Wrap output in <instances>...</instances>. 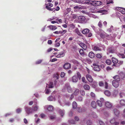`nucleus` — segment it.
<instances>
[{"label": "nucleus", "mask_w": 125, "mask_h": 125, "mask_svg": "<svg viewBox=\"0 0 125 125\" xmlns=\"http://www.w3.org/2000/svg\"><path fill=\"white\" fill-rule=\"evenodd\" d=\"M57 81L55 80L54 81V83L52 82H50L49 84H47V85L46 86V88L45 90V93L47 94H49L50 92V90L49 89H47V87L49 88H52L54 87V86H55L56 84Z\"/></svg>", "instance_id": "obj_1"}, {"label": "nucleus", "mask_w": 125, "mask_h": 125, "mask_svg": "<svg viewBox=\"0 0 125 125\" xmlns=\"http://www.w3.org/2000/svg\"><path fill=\"white\" fill-rule=\"evenodd\" d=\"M77 75H75L72 77V82L74 83H76L78 81V78L79 79H80L81 77V75L79 72H77Z\"/></svg>", "instance_id": "obj_2"}, {"label": "nucleus", "mask_w": 125, "mask_h": 125, "mask_svg": "<svg viewBox=\"0 0 125 125\" xmlns=\"http://www.w3.org/2000/svg\"><path fill=\"white\" fill-rule=\"evenodd\" d=\"M67 89L69 93H71L72 92L73 90L72 88L71 87L69 84V83H67L65 84V86L62 90L63 92L65 91V90Z\"/></svg>", "instance_id": "obj_3"}, {"label": "nucleus", "mask_w": 125, "mask_h": 125, "mask_svg": "<svg viewBox=\"0 0 125 125\" xmlns=\"http://www.w3.org/2000/svg\"><path fill=\"white\" fill-rule=\"evenodd\" d=\"M78 19L79 21L81 23H86L87 20L83 16H80L78 17Z\"/></svg>", "instance_id": "obj_4"}, {"label": "nucleus", "mask_w": 125, "mask_h": 125, "mask_svg": "<svg viewBox=\"0 0 125 125\" xmlns=\"http://www.w3.org/2000/svg\"><path fill=\"white\" fill-rule=\"evenodd\" d=\"M89 30L88 29H86L83 30L82 33L84 34H87V36L88 37H91L92 35V34L90 32H89Z\"/></svg>", "instance_id": "obj_5"}, {"label": "nucleus", "mask_w": 125, "mask_h": 125, "mask_svg": "<svg viewBox=\"0 0 125 125\" xmlns=\"http://www.w3.org/2000/svg\"><path fill=\"white\" fill-rule=\"evenodd\" d=\"M99 30L100 31L99 34V35L101 38H105V36H107V35L106 33L103 31L101 29H99Z\"/></svg>", "instance_id": "obj_6"}, {"label": "nucleus", "mask_w": 125, "mask_h": 125, "mask_svg": "<svg viewBox=\"0 0 125 125\" xmlns=\"http://www.w3.org/2000/svg\"><path fill=\"white\" fill-rule=\"evenodd\" d=\"M53 6V5L52 3H49L46 6V7L47 10H49L52 11L53 12L55 10V8L51 9V8Z\"/></svg>", "instance_id": "obj_7"}, {"label": "nucleus", "mask_w": 125, "mask_h": 125, "mask_svg": "<svg viewBox=\"0 0 125 125\" xmlns=\"http://www.w3.org/2000/svg\"><path fill=\"white\" fill-rule=\"evenodd\" d=\"M112 60L113 62L114 63L113 65V66H115L116 67H118V60L116 58L114 57L112 58Z\"/></svg>", "instance_id": "obj_8"}, {"label": "nucleus", "mask_w": 125, "mask_h": 125, "mask_svg": "<svg viewBox=\"0 0 125 125\" xmlns=\"http://www.w3.org/2000/svg\"><path fill=\"white\" fill-rule=\"evenodd\" d=\"M92 5L95 6H98L102 4V2L99 1H93Z\"/></svg>", "instance_id": "obj_9"}, {"label": "nucleus", "mask_w": 125, "mask_h": 125, "mask_svg": "<svg viewBox=\"0 0 125 125\" xmlns=\"http://www.w3.org/2000/svg\"><path fill=\"white\" fill-rule=\"evenodd\" d=\"M24 108L25 111L29 115L32 113V111L31 110L30 108L27 106H25Z\"/></svg>", "instance_id": "obj_10"}, {"label": "nucleus", "mask_w": 125, "mask_h": 125, "mask_svg": "<svg viewBox=\"0 0 125 125\" xmlns=\"http://www.w3.org/2000/svg\"><path fill=\"white\" fill-rule=\"evenodd\" d=\"M93 65L94 66L93 69L94 71H100L99 65L95 63L93 64Z\"/></svg>", "instance_id": "obj_11"}, {"label": "nucleus", "mask_w": 125, "mask_h": 125, "mask_svg": "<svg viewBox=\"0 0 125 125\" xmlns=\"http://www.w3.org/2000/svg\"><path fill=\"white\" fill-rule=\"evenodd\" d=\"M118 119L115 120L114 118L111 119L110 121L111 123L114 124L115 125H118L119 122L117 121Z\"/></svg>", "instance_id": "obj_12"}, {"label": "nucleus", "mask_w": 125, "mask_h": 125, "mask_svg": "<svg viewBox=\"0 0 125 125\" xmlns=\"http://www.w3.org/2000/svg\"><path fill=\"white\" fill-rule=\"evenodd\" d=\"M115 51L112 47H108L107 49V53L109 54L110 53H113Z\"/></svg>", "instance_id": "obj_13"}, {"label": "nucleus", "mask_w": 125, "mask_h": 125, "mask_svg": "<svg viewBox=\"0 0 125 125\" xmlns=\"http://www.w3.org/2000/svg\"><path fill=\"white\" fill-rule=\"evenodd\" d=\"M113 86L115 88H117L119 85L118 82L115 80H113L112 82Z\"/></svg>", "instance_id": "obj_14"}, {"label": "nucleus", "mask_w": 125, "mask_h": 125, "mask_svg": "<svg viewBox=\"0 0 125 125\" xmlns=\"http://www.w3.org/2000/svg\"><path fill=\"white\" fill-rule=\"evenodd\" d=\"M45 108L47 109L48 111H52L53 110V106L51 105H46Z\"/></svg>", "instance_id": "obj_15"}, {"label": "nucleus", "mask_w": 125, "mask_h": 125, "mask_svg": "<svg viewBox=\"0 0 125 125\" xmlns=\"http://www.w3.org/2000/svg\"><path fill=\"white\" fill-rule=\"evenodd\" d=\"M105 105L106 107L108 108H110L112 106V104L109 102H105Z\"/></svg>", "instance_id": "obj_16"}, {"label": "nucleus", "mask_w": 125, "mask_h": 125, "mask_svg": "<svg viewBox=\"0 0 125 125\" xmlns=\"http://www.w3.org/2000/svg\"><path fill=\"white\" fill-rule=\"evenodd\" d=\"M86 77L88 80L90 82H92L93 81V79L92 76L90 75L87 74L86 75Z\"/></svg>", "instance_id": "obj_17"}, {"label": "nucleus", "mask_w": 125, "mask_h": 125, "mask_svg": "<svg viewBox=\"0 0 125 125\" xmlns=\"http://www.w3.org/2000/svg\"><path fill=\"white\" fill-rule=\"evenodd\" d=\"M63 66L65 69H68L71 67V65L69 63H66Z\"/></svg>", "instance_id": "obj_18"}, {"label": "nucleus", "mask_w": 125, "mask_h": 125, "mask_svg": "<svg viewBox=\"0 0 125 125\" xmlns=\"http://www.w3.org/2000/svg\"><path fill=\"white\" fill-rule=\"evenodd\" d=\"M114 114L116 116H118L119 114V111L116 109L115 108L113 110Z\"/></svg>", "instance_id": "obj_19"}, {"label": "nucleus", "mask_w": 125, "mask_h": 125, "mask_svg": "<svg viewBox=\"0 0 125 125\" xmlns=\"http://www.w3.org/2000/svg\"><path fill=\"white\" fill-rule=\"evenodd\" d=\"M80 46L83 49L86 50L87 48L86 46L84 43H80L79 44Z\"/></svg>", "instance_id": "obj_20"}, {"label": "nucleus", "mask_w": 125, "mask_h": 125, "mask_svg": "<svg viewBox=\"0 0 125 125\" xmlns=\"http://www.w3.org/2000/svg\"><path fill=\"white\" fill-rule=\"evenodd\" d=\"M39 108V106L37 105H33L32 107V110L33 111L36 112L37 111Z\"/></svg>", "instance_id": "obj_21"}, {"label": "nucleus", "mask_w": 125, "mask_h": 125, "mask_svg": "<svg viewBox=\"0 0 125 125\" xmlns=\"http://www.w3.org/2000/svg\"><path fill=\"white\" fill-rule=\"evenodd\" d=\"M119 11L123 14H125V9L122 8H119Z\"/></svg>", "instance_id": "obj_22"}, {"label": "nucleus", "mask_w": 125, "mask_h": 125, "mask_svg": "<svg viewBox=\"0 0 125 125\" xmlns=\"http://www.w3.org/2000/svg\"><path fill=\"white\" fill-rule=\"evenodd\" d=\"M91 106L94 108H95L96 107V104L95 102L93 101L91 103Z\"/></svg>", "instance_id": "obj_23"}, {"label": "nucleus", "mask_w": 125, "mask_h": 125, "mask_svg": "<svg viewBox=\"0 0 125 125\" xmlns=\"http://www.w3.org/2000/svg\"><path fill=\"white\" fill-rule=\"evenodd\" d=\"M59 112L60 114L62 116H63L64 115L65 113V111L63 110H61L60 109L59 111Z\"/></svg>", "instance_id": "obj_24"}, {"label": "nucleus", "mask_w": 125, "mask_h": 125, "mask_svg": "<svg viewBox=\"0 0 125 125\" xmlns=\"http://www.w3.org/2000/svg\"><path fill=\"white\" fill-rule=\"evenodd\" d=\"M95 56V54L93 52H90L89 54V57L91 58H93Z\"/></svg>", "instance_id": "obj_25"}, {"label": "nucleus", "mask_w": 125, "mask_h": 125, "mask_svg": "<svg viewBox=\"0 0 125 125\" xmlns=\"http://www.w3.org/2000/svg\"><path fill=\"white\" fill-rule=\"evenodd\" d=\"M104 94L107 96H110L111 94L110 92L109 91L107 90H106L104 91Z\"/></svg>", "instance_id": "obj_26"}, {"label": "nucleus", "mask_w": 125, "mask_h": 125, "mask_svg": "<svg viewBox=\"0 0 125 125\" xmlns=\"http://www.w3.org/2000/svg\"><path fill=\"white\" fill-rule=\"evenodd\" d=\"M65 55L64 53L63 52H61L59 54H58L57 55V57L58 58H59L61 57H62L64 56Z\"/></svg>", "instance_id": "obj_27"}, {"label": "nucleus", "mask_w": 125, "mask_h": 125, "mask_svg": "<svg viewBox=\"0 0 125 125\" xmlns=\"http://www.w3.org/2000/svg\"><path fill=\"white\" fill-rule=\"evenodd\" d=\"M48 99L49 101H55V98L52 96H50L48 98Z\"/></svg>", "instance_id": "obj_28"}, {"label": "nucleus", "mask_w": 125, "mask_h": 125, "mask_svg": "<svg viewBox=\"0 0 125 125\" xmlns=\"http://www.w3.org/2000/svg\"><path fill=\"white\" fill-rule=\"evenodd\" d=\"M115 79L114 80H115L118 82L120 80L119 77L118 75H116L113 77Z\"/></svg>", "instance_id": "obj_29"}, {"label": "nucleus", "mask_w": 125, "mask_h": 125, "mask_svg": "<svg viewBox=\"0 0 125 125\" xmlns=\"http://www.w3.org/2000/svg\"><path fill=\"white\" fill-rule=\"evenodd\" d=\"M74 9L75 11H78L79 10L81 9V7L78 6H75L74 7Z\"/></svg>", "instance_id": "obj_30"}, {"label": "nucleus", "mask_w": 125, "mask_h": 125, "mask_svg": "<svg viewBox=\"0 0 125 125\" xmlns=\"http://www.w3.org/2000/svg\"><path fill=\"white\" fill-rule=\"evenodd\" d=\"M49 28L51 30H53L56 29V27L55 26L50 25L48 26Z\"/></svg>", "instance_id": "obj_31"}, {"label": "nucleus", "mask_w": 125, "mask_h": 125, "mask_svg": "<svg viewBox=\"0 0 125 125\" xmlns=\"http://www.w3.org/2000/svg\"><path fill=\"white\" fill-rule=\"evenodd\" d=\"M120 103L121 105H125V100L122 99L120 101Z\"/></svg>", "instance_id": "obj_32"}, {"label": "nucleus", "mask_w": 125, "mask_h": 125, "mask_svg": "<svg viewBox=\"0 0 125 125\" xmlns=\"http://www.w3.org/2000/svg\"><path fill=\"white\" fill-rule=\"evenodd\" d=\"M49 116L50 119H55L56 117V116L54 115H49Z\"/></svg>", "instance_id": "obj_33"}, {"label": "nucleus", "mask_w": 125, "mask_h": 125, "mask_svg": "<svg viewBox=\"0 0 125 125\" xmlns=\"http://www.w3.org/2000/svg\"><path fill=\"white\" fill-rule=\"evenodd\" d=\"M93 49L94 50L96 51H101V49L98 47L97 46H95L93 48Z\"/></svg>", "instance_id": "obj_34"}, {"label": "nucleus", "mask_w": 125, "mask_h": 125, "mask_svg": "<svg viewBox=\"0 0 125 125\" xmlns=\"http://www.w3.org/2000/svg\"><path fill=\"white\" fill-rule=\"evenodd\" d=\"M120 77L122 79L124 78L125 77V73L122 72H121L120 73Z\"/></svg>", "instance_id": "obj_35"}, {"label": "nucleus", "mask_w": 125, "mask_h": 125, "mask_svg": "<svg viewBox=\"0 0 125 125\" xmlns=\"http://www.w3.org/2000/svg\"><path fill=\"white\" fill-rule=\"evenodd\" d=\"M97 12L99 13H103V14H104L107 12V11L105 10H100L98 11Z\"/></svg>", "instance_id": "obj_36"}, {"label": "nucleus", "mask_w": 125, "mask_h": 125, "mask_svg": "<svg viewBox=\"0 0 125 125\" xmlns=\"http://www.w3.org/2000/svg\"><path fill=\"white\" fill-rule=\"evenodd\" d=\"M97 103L98 106L100 107H101L102 106V104L103 103L101 102L100 100H98L97 101Z\"/></svg>", "instance_id": "obj_37"}, {"label": "nucleus", "mask_w": 125, "mask_h": 125, "mask_svg": "<svg viewBox=\"0 0 125 125\" xmlns=\"http://www.w3.org/2000/svg\"><path fill=\"white\" fill-rule=\"evenodd\" d=\"M84 89L86 90H88L90 89V87L87 84H85L83 86Z\"/></svg>", "instance_id": "obj_38"}, {"label": "nucleus", "mask_w": 125, "mask_h": 125, "mask_svg": "<svg viewBox=\"0 0 125 125\" xmlns=\"http://www.w3.org/2000/svg\"><path fill=\"white\" fill-rule=\"evenodd\" d=\"M71 62H72L74 64H79L78 62L76 60L74 59H72L70 61Z\"/></svg>", "instance_id": "obj_39"}, {"label": "nucleus", "mask_w": 125, "mask_h": 125, "mask_svg": "<svg viewBox=\"0 0 125 125\" xmlns=\"http://www.w3.org/2000/svg\"><path fill=\"white\" fill-rule=\"evenodd\" d=\"M77 106V104L76 102L75 101H73V108H76Z\"/></svg>", "instance_id": "obj_40"}, {"label": "nucleus", "mask_w": 125, "mask_h": 125, "mask_svg": "<svg viewBox=\"0 0 125 125\" xmlns=\"http://www.w3.org/2000/svg\"><path fill=\"white\" fill-rule=\"evenodd\" d=\"M99 85L100 87H103L104 85V83L103 81H100L99 82Z\"/></svg>", "instance_id": "obj_41"}, {"label": "nucleus", "mask_w": 125, "mask_h": 125, "mask_svg": "<svg viewBox=\"0 0 125 125\" xmlns=\"http://www.w3.org/2000/svg\"><path fill=\"white\" fill-rule=\"evenodd\" d=\"M114 30V27L112 26H111L110 28L107 29V31L109 32H111Z\"/></svg>", "instance_id": "obj_42"}, {"label": "nucleus", "mask_w": 125, "mask_h": 125, "mask_svg": "<svg viewBox=\"0 0 125 125\" xmlns=\"http://www.w3.org/2000/svg\"><path fill=\"white\" fill-rule=\"evenodd\" d=\"M79 90L78 89H76L74 92V94L75 95H77L79 93Z\"/></svg>", "instance_id": "obj_43"}, {"label": "nucleus", "mask_w": 125, "mask_h": 125, "mask_svg": "<svg viewBox=\"0 0 125 125\" xmlns=\"http://www.w3.org/2000/svg\"><path fill=\"white\" fill-rule=\"evenodd\" d=\"M105 63L107 65H110L111 63V61L110 60L107 59Z\"/></svg>", "instance_id": "obj_44"}, {"label": "nucleus", "mask_w": 125, "mask_h": 125, "mask_svg": "<svg viewBox=\"0 0 125 125\" xmlns=\"http://www.w3.org/2000/svg\"><path fill=\"white\" fill-rule=\"evenodd\" d=\"M89 15L90 17H92L94 18H97V17L96 16L92 14H89Z\"/></svg>", "instance_id": "obj_45"}, {"label": "nucleus", "mask_w": 125, "mask_h": 125, "mask_svg": "<svg viewBox=\"0 0 125 125\" xmlns=\"http://www.w3.org/2000/svg\"><path fill=\"white\" fill-rule=\"evenodd\" d=\"M68 122L70 124H74L75 123L74 121L72 119L69 120Z\"/></svg>", "instance_id": "obj_46"}, {"label": "nucleus", "mask_w": 125, "mask_h": 125, "mask_svg": "<svg viewBox=\"0 0 125 125\" xmlns=\"http://www.w3.org/2000/svg\"><path fill=\"white\" fill-rule=\"evenodd\" d=\"M118 55L120 58H125V55L124 54H119Z\"/></svg>", "instance_id": "obj_47"}, {"label": "nucleus", "mask_w": 125, "mask_h": 125, "mask_svg": "<svg viewBox=\"0 0 125 125\" xmlns=\"http://www.w3.org/2000/svg\"><path fill=\"white\" fill-rule=\"evenodd\" d=\"M76 100L79 101H82L83 98L81 96H79L76 98Z\"/></svg>", "instance_id": "obj_48"}, {"label": "nucleus", "mask_w": 125, "mask_h": 125, "mask_svg": "<svg viewBox=\"0 0 125 125\" xmlns=\"http://www.w3.org/2000/svg\"><path fill=\"white\" fill-rule=\"evenodd\" d=\"M92 2L93 1H89V2L88 1H85V4H87L88 5H92Z\"/></svg>", "instance_id": "obj_49"}, {"label": "nucleus", "mask_w": 125, "mask_h": 125, "mask_svg": "<svg viewBox=\"0 0 125 125\" xmlns=\"http://www.w3.org/2000/svg\"><path fill=\"white\" fill-rule=\"evenodd\" d=\"M87 125H92V122L90 120H88L86 122Z\"/></svg>", "instance_id": "obj_50"}, {"label": "nucleus", "mask_w": 125, "mask_h": 125, "mask_svg": "<svg viewBox=\"0 0 125 125\" xmlns=\"http://www.w3.org/2000/svg\"><path fill=\"white\" fill-rule=\"evenodd\" d=\"M81 94L83 96L84 95L85 93L84 90H81L80 92Z\"/></svg>", "instance_id": "obj_51"}, {"label": "nucleus", "mask_w": 125, "mask_h": 125, "mask_svg": "<svg viewBox=\"0 0 125 125\" xmlns=\"http://www.w3.org/2000/svg\"><path fill=\"white\" fill-rule=\"evenodd\" d=\"M22 110L21 108H18L16 110V112L17 113H19L21 112Z\"/></svg>", "instance_id": "obj_52"}, {"label": "nucleus", "mask_w": 125, "mask_h": 125, "mask_svg": "<svg viewBox=\"0 0 125 125\" xmlns=\"http://www.w3.org/2000/svg\"><path fill=\"white\" fill-rule=\"evenodd\" d=\"M96 57L100 59L102 57V55L100 54H97L96 55Z\"/></svg>", "instance_id": "obj_53"}, {"label": "nucleus", "mask_w": 125, "mask_h": 125, "mask_svg": "<svg viewBox=\"0 0 125 125\" xmlns=\"http://www.w3.org/2000/svg\"><path fill=\"white\" fill-rule=\"evenodd\" d=\"M35 120L36 123L37 124L39 123L40 121V119L39 118H35Z\"/></svg>", "instance_id": "obj_54"}, {"label": "nucleus", "mask_w": 125, "mask_h": 125, "mask_svg": "<svg viewBox=\"0 0 125 125\" xmlns=\"http://www.w3.org/2000/svg\"><path fill=\"white\" fill-rule=\"evenodd\" d=\"M125 95V94L123 92H121L120 94V96L121 98H123Z\"/></svg>", "instance_id": "obj_55"}, {"label": "nucleus", "mask_w": 125, "mask_h": 125, "mask_svg": "<svg viewBox=\"0 0 125 125\" xmlns=\"http://www.w3.org/2000/svg\"><path fill=\"white\" fill-rule=\"evenodd\" d=\"M113 0H107L106 1V3L107 4H109L110 3H113Z\"/></svg>", "instance_id": "obj_56"}, {"label": "nucleus", "mask_w": 125, "mask_h": 125, "mask_svg": "<svg viewBox=\"0 0 125 125\" xmlns=\"http://www.w3.org/2000/svg\"><path fill=\"white\" fill-rule=\"evenodd\" d=\"M59 75L57 73H56L54 74L53 77H55L57 79L59 78Z\"/></svg>", "instance_id": "obj_57"}, {"label": "nucleus", "mask_w": 125, "mask_h": 125, "mask_svg": "<svg viewBox=\"0 0 125 125\" xmlns=\"http://www.w3.org/2000/svg\"><path fill=\"white\" fill-rule=\"evenodd\" d=\"M93 85L94 87H95L97 86V84L96 82V81H94L93 82Z\"/></svg>", "instance_id": "obj_58"}, {"label": "nucleus", "mask_w": 125, "mask_h": 125, "mask_svg": "<svg viewBox=\"0 0 125 125\" xmlns=\"http://www.w3.org/2000/svg\"><path fill=\"white\" fill-rule=\"evenodd\" d=\"M123 61H119L118 62V66H120V65H121L123 64Z\"/></svg>", "instance_id": "obj_59"}, {"label": "nucleus", "mask_w": 125, "mask_h": 125, "mask_svg": "<svg viewBox=\"0 0 125 125\" xmlns=\"http://www.w3.org/2000/svg\"><path fill=\"white\" fill-rule=\"evenodd\" d=\"M118 94V91L117 90H115L113 92V95L114 96H116Z\"/></svg>", "instance_id": "obj_60"}, {"label": "nucleus", "mask_w": 125, "mask_h": 125, "mask_svg": "<svg viewBox=\"0 0 125 125\" xmlns=\"http://www.w3.org/2000/svg\"><path fill=\"white\" fill-rule=\"evenodd\" d=\"M98 26L100 27L101 28L102 26V22L100 21L98 23Z\"/></svg>", "instance_id": "obj_61"}, {"label": "nucleus", "mask_w": 125, "mask_h": 125, "mask_svg": "<svg viewBox=\"0 0 125 125\" xmlns=\"http://www.w3.org/2000/svg\"><path fill=\"white\" fill-rule=\"evenodd\" d=\"M71 8H69L67 9L66 10V14H67L69 13L71 11Z\"/></svg>", "instance_id": "obj_62"}, {"label": "nucleus", "mask_w": 125, "mask_h": 125, "mask_svg": "<svg viewBox=\"0 0 125 125\" xmlns=\"http://www.w3.org/2000/svg\"><path fill=\"white\" fill-rule=\"evenodd\" d=\"M105 88L106 89H107L108 87V84L106 82H105Z\"/></svg>", "instance_id": "obj_63"}, {"label": "nucleus", "mask_w": 125, "mask_h": 125, "mask_svg": "<svg viewBox=\"0 0 125 125\" xmlns=\"http://www.w3.org/2000/svg\"><path fill=\"white\" fill-rule=\"evenodd\" d=\"M42 60H39L37 61L36 62V64H39L41 63L42 61Z\"/></svg>", "instance_id": "obj_64"}]
</instances>
